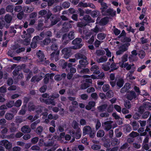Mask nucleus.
Returning a JSON list of instances; mask_svg holds the SVG:
<instances>
[{
  "label": "nucleus",
  "mask_w": 151,
  "mask_h": 151,
  "mask_svg": "<svg viewBox=\"0 0 151 151\" xmlns=\"http://www.w3.org/2000/svg\"><path fill=\"white\" fill-rule=\"evenodd\" d=\"M130 45V43H126L119 46V50L116 52V54L117 55L122 54L124 52L127 50L128 47Z\"/></svg>",
  "instance_id": "f257e3e1"
},
{
  "label": "nucleus",
  "mask_w": 151,
  "mask_h": 151,
  "mask_svg": "<svg viewBox=\"0 0 151 151\" xmlns=\"http://www.w3.org/2000/svg\"><path fill=\"white\" fill-rule=\"evenodd\" d=\"M38 13L39 15L41 16H43L46 15L45 17L46 20L45 22H47L52 15V13L50 10H48L47 12V10L45 9L41 10L38 12Z\"/></svg>",
  "instance_id": "f03ea898"
},
{
  "label": "nucleus",
  "mask_w": 151,
  "mask_h": 151,
  "mask_svg": "<svg viewBox=\"0 0 151 151\" xmlns=\"http://www.w3.org/2000/svg\"><path fill=\"white\" fill-rule=\"evenodd\" d=\"M71 50L70 47H65L61 50V52L63 55V57L65 59L68 58L72 55Z\"/></svg>",
  "instance_id": "7ed1b4c3"
},
{
  "label": "nucleus",
  "mask_w": 151,
  "mask_h": 151,
  "mask_svg": "<svg viewBox=\"0 0 151 151\" xmlns=\"http://www.w3.org/2000/svg\"><path fill=\"white\" fill-rule=\"evenodd\" d=\"M86 50L82 49L79 51V52L75 54V57L77 59H83L86 58Z\"/></svg>",
  "instance_id": "20e7f679"
},
{
  "label": "nucleus",
  "mask_w": 151,
  "mask_h": 151,
  "mask_svg": "<svg viewBox=\"0 0 151 151\" xmlns=\"http://www.w3.org/2000/svg\"><path fill=\"white\" fill-rule=\"evenodd\" d=\"M0 145L4 146L8 150L11 149L12 147V143L7 140H3L0 141Z\"/></svg>",
  "instance_id": "39448f33"
},
{
  "label": "nucleus",
  "mask_w": 151,
  "mask_h": 151,
  "mask_svg": "<svg viewBox=\"0 0 151 151\" xmlns=\"http://www.w3.org/2000/svg\"><path fill=\"white\" fill-rule=\"evenodd\" d=\"M79 62L80 64L78 65L77 68L80 69H83V68L86 67L89 63L87 57L83 59L80 60Z\"/></svg>",
  "instance_id": "423d86ee"
},
{
  "label": "nucleus",
  "mask_w": 151,
  "mask_h": 151,
  "mask_svg": "<svg viewBox=\"0 0 151 151\" xmlns=\"http://www.w3.org/2000/svg\"><path fill=\"white\" fill-rule=\"evenodd\" d=\"M113 123L112 121H108L102 123V126L104 129L106 131H109L112 128V124Z\"/></svg>",
  "instance_id": "0eeeda50"
},
{
  "label": "nucleus",
  "mask_w": 151,
  "mask_h": 151,
  "mask_svg": "<svg viewBox=\"0 0 151 151\" xmlns=\"http://www.w3.org/2000/svg\"><path fill=\"white\" fill-rule=\"evenodd\" d=\"M41 40L42 39L40 38V37L38 36L34 37L33 38L32 42L30 44L31 47L33 49L37 47V42L38 41Z\"/></svg>",
  "instance_id": "6e6552de"
},
{
  "label": "nucleus",
  "mask_w": 151,
  "mask_h": 151,
  "mask_svg": "<svg viewBox=\"0 0 151 151\" xmlns=\"http://www.w3.org/2000/svg\"><path fill=\"white\" fill-rule=\"evenodd\" d=\"M137 95L134 91H131L129 92L126 95V98L128 100L132 101V100H135L137 97Z\"/></svg>",
  "instance_id": "1a4fd4ad"
},
{
  "label": "nucleus",
  "mask_w": 151,
  "mask_h": 151,
  "mask_svg": "<svg viewBox=\"0 0 151 151\" xmlns=\"http://www.w3.org/2000/svg\"><path fill=\"white\" fill-rule=\"evenodd\" d=\"M59 51H57L56 52H53L50 55V59L51 60L57 61L59 59Z\"/></svg>",
  "instance_id": "9d476101"
},
{
  "label": "nucleus",
  "mask_w": 151,
  "mask_h": 151,
  "mask_svg": "<svg viewBox=\"0 0 151 151\" xmlns=\"http://www.w3.org/2000/svg\"><path fill=\"white\" fill-rule=\"evenodd\" d=\"M102 14L104 16H113L115 15L116 12L114 11L111 8H109L106 10H105L103 12Z\"/></svg>",
  "instance_id": "9b49d317"
},
{
  "label": "nucleus",
  "mask_w": 151,
  "mask_h": 151,
  "mask_svg": "<svg viewBox=\"0 0 151 151\" xmlns=\"http://www.w3.org/2000/svg\"><path fill=\"white\" fill-rule=\"evenodd\" d=\"M50 20L51 21V25L53 26L59 22L60 20V18L57 17L56 15L54 14L51 16L50 18Z\"/></svg>",
  "instance_id": "f8f14e48"
},
{
  "label": "nucleus",
  "mask_w": 151,
  "mask_h": 151,
  "mask_svg": "<svg viewBox=\"0 0 151 151\" xmlns=\"http://www.w3.org/2000/svg\"><path fill=\"white\" fill-rule=\"evenodd\" d=\"M56 40H57L55 38H52L51 39L50 38L47 37L43 40L42 43L44 45H47L51 42L52 43L55 42Z\"/></svg>",
  "instance_id": "ddd939ff"
},
{
  "label": "nucleus",
  "mask_w": 151,
  "mask_h": 151,
  "mask_svg": "<svg viewBox=\"0 0 151 151\" xmlns=\"http://www.w3.org/2000/svg\"><path fill=\"white\" fill-rule=\"evenodd\" d=\"M38 58L41 62L44 61L46 59V58L45 57V55L43 52L40 50H39L36 53Z\"/></svg>",
  "instance_id": "4468645a"
},
{
  "label": "nucleus",
  "mask_w": 151,
  "mask_h": 151,
  "mask_svg": "<svg viewBox=\"0 0 151 151\" xmlns=\"http://www.w3.org/2000/svg\"><path fill=\"white\" fill-rule=\"evenodd\" d=\"M79 4L81 6H83L84 7H90L91 8L93 9H95V6L93 4L90 3H83L82 2H80Z\"/></svg>",
  "instance_id": "2eb2a0df"
},
{
  "label": "nucleus",
  "mask_w": 151,
  "mask_h": 151,
  "mask_svg": "<svg viewBox=\"0 0 151 151\" xmlns=\"http://www.w3.org/2000/svg\"><path fill=\"white\" fill-rule=\"evenodd\" d=\"M21 131L24 133L28 134L30 132L31 129L28 125H24L21 129Z\"/></svg>",
  "instance_id": "dca6fc26"
},
{
  "label": "nucleus",
  "mask_w": 151,
  "mask_h": 151,
  "mask_svg": "<svg viewBox=\"0 0 151 151\" xmlns=\"http://www.w3.org/2000/svg\"><path fill=\"white\" fill-rule=\"evenodd\" d=\"M72 27V25L69 23L65 22L63 24V28L65 32L68 31L69 29L71 28Z\"/></svg>",
  "instance_id": "f3484780"
},
{
  "label": "nucleus",
  "mask_w": 151,
  "mask_h": 151,
  "mask_svg": "<svg viewBox=\"0 0 151 151\" xmlns=\"http://www.w3.org/2000/svg\"><path fill=\"white\" fill-rule=\"evenodd\" d=\"M24 37L25 38L22 40V43L26 46H27L29 45L31 41V37H28L27 36L25 35Z\"/></svg>",
  "instance_id": "a211bd4d"
},
{
  "label": "nucleus",
  "mask_w": 151,
  "mask_h": 151,
  "mask_svg": "<svg viewBox=\"0 0 151 151\" xmlns=\"http://www.w3.org/2000/svg\"><path fill=\"white\" fill-rule=\"evenodd\" d=\"M18 126H16L14 123L12 122L10 124V126L9 128L10 132H15L18 129Z\"/></svg>",
  "instance_id": "6ab92c4d"
},
{
  "label": "nucleus",
  "mask_w": 151,
  "mask_h": 151,
  "mask_svg": "<svg viewBox=\"0 0 151 151\" xmlns=\"http://www.w3.org/2000/svg\"><path fill=\"white\" fill-rule=\"evenodd\" d=\"M25 121L22 117L17 116L16 117L14 122L17 124V126H19V124Z\"/></svg>",
  "instance_id": "aec40b11"
},
{
  "label": "nucleus",
  "mask_w": 151,
  "mask_h": 151,
  "mask_svg": "<svg viewBox=\"0 0 151 151\" xmlns=\"http://www.w3.org/2000/svg\"><path fill=\"white\" fill-rule=\"evenodd\" d=\"M14 117V115L12 114L7 112L5 115V118L8 121L12 120Z\"/></svg>",
  "instance_id": "412c9836"
},
{
  "label": "nucleus",
  "mask_w": 151,
  "mask_h": 151,
  "mask_svg": "<svg viewBox=\"0 0 151 151\" xmlns=\"http://www.w3.org/2000/svg\"><path fill=\"white\" fill-rule=\"evenodd\" d=\"M99 69V67L96 65H93L90 68V70L92 71H94L93 73L96 74H99L100 73L99 70H97Z\"/></svg>",
  "instance_id": "4be33fe9"
},
{
  "label": "nucleus",
  "mask_w": 151,
  "mask_h": 151,
  "mask_svg": "<svg viewBox=\"0 0 151 151\" xmlns=\"http://www.w3.org/2000/svg\"><path fill=\"white\" fill-rule=\"evenodd\" d=\"M91 129V128L89 126H85L83 129V134L85 135L86 134H88V133H89Z\"/></svg>",
  "instance_id": "5701e85b"
},
{
  "label": "nucleus",
  "mask_w": 151,
  "mask_h": 151,
  "mask_svg": "<svg viewBox=\"0 0 151 151\" xmlns=\"http://www.w3.org/2000/svg\"><path fill=\"white\" fill-rule=\"evenodd\" d=\"M95 102L94 101H89L86 107V109L88 110L91 109L92 107L95 106Z\"/></svg>",
  "instance_id": "b1692460"
},
{
  "label": "nucleus",
  "mask_w": 151,
  "mask_h": 151,
  "mask_svg": "<svg viewBox=\"0 0 151 151\" xmlns=\"http://www.w3.org/2000/svg\"><path fill=\"white\" fill-rule=\"evenodd\" d=\"M107 60V58L106 56H102L96 59V61L98 63H104L106 62Z\"/></svg>",
  "instance_id": "393cba45"
},
{
  "label": "nucleus",
  "mask_w": 151,
  "mask_h": 151,
  "mask_svg": "<svg viewBox=\"0 0 151 151\" xmlns=\"http://www.w3.org/2000/svg\"><path fill=\"white\" fill-rule=\"evenodd\" d=\"M120 143V141L117 138L114 137L112 139L111 144L113 146L119 145Z\"/></svg>",
  "instance_id": "a878e982"
},
{
  "label": "nucleus",
  "mask_w": 151,
  "mask_h": 151,
  "mask_svg": "<svg viewBox=\"0 0 151 151\" xmlns=\"http://www.w3.org/2000/svg\"><path fill=\"white\" fill-rule=\"evenodd\" d=\"M73 127L75 129H77V132H80L81 130L80 128L79 127L78 123L75 120L73 121L72 124Z\"/></svg>",
  "instance_id": "bb28decb"
},
{
  "label": "nucleus",
  "mask_w": 151,
  "mask_h": 151,
  "mask_svg": "<svg viewBox=\"0 0 151 151\" xmlns=\"http://www.w3.org/2000/svg\"><path fill=\"white\" fill-rule=\"evenodd\" d=\"M107 107V104H104L98 106L97 109L99 112H101L104 111Z\"/></svg>",
  "instance_id": "cd10ccee"
},
{
  "label": "nucleus",
  "mask_w": 151,
  "mask_h": 151,
  "mask_svg": "<svg viewBox=\"0 0 151 151\" xmlns=\"http://www.w3.org/2000/svg\"><path fill=\"white\" fill-rule=\"evenodd\" d=\"M21 70V67H20V65H18L16 67L13 72L14 76H17L19 74V71Z\"/></svg>",
  "instance_id": "c85d7f7f"
},
{
  "label": "nucleus",
  "mask_w": 151,
  "mask_h": 151,
  "mask_svg": "<svg viewBox=\"0 0 151 151\" xmlns=\"http://www.w3.org/2000/svg\"><path fill=\"white\" fill-rule=\"evenodd\" d=\"M34 9V8L32 6H27L25 7L24 11L27 13H29L32 12Z\"/></svg>",
  "instance_id": "c756f323"
},
{
  "label": "nucleus",
  "mask_w": 151,
  "mask_h": 151,
  "mask_svg": "<svg viewBox=\"0 0 151 151\" xmlns=\"http://www.w3.org/2000/svg\"><path fill=\"white\" fill-rule=\"evenodd\" d=\"M116 85L119 88L122 87L124 83V81L123 79L121 78L116 81Z\"/></svg>",
  "instance_id": "7c9ffc66"
},
{
  "label": "nucleus",
  "mask_w": 151,
  "mask_h": 151,
  "mask_svg": "<svg viewBox=\"0 0 151 151\" xmlns=\"http://www.w3.org/2000/svg\"><path fill=\"white\" fill-rule=\"evenodd\" d=\"M143 105L146 110H150L151 103L150 102H145L143 103Z\"/></svg>",
  "instance_id": "2f4dec72"
},
{
  "label": "nucleus",
  "mask_w": 151,
  "mask_h": 151,
  "mask_svg": "<svg viewBox=\"0 0 151 151\" xmlns=\"http://www.w3.org/2000/svg\"><path fill=\"white\" fill-rule=\"evenodd\" d=\"M12 19V16L9 14H6L4 17V20L6 22L8 23H9L11 22Z\"/></svg>",
  "instance_id": "473e14b6"
},
{
  "label": "nucleus",
  "mask_w": 151,
  "mask_h": 151,
  "mask_svg": "<svg viewBox=\"0 0 151 151\" xmlns=\"http://www.w3.org/2000/svg\"><path fill=\"white\" fill-rule=\"evenodd\" d=\"M82 41V39L80 38H77L75 39L72 41V44L74 45H80Z\"/></svg>",
  "instance_id": "72a5a7b5"
},
{
  "label": "nucleus",
  "mask_w": 151,
  "mask_h": 151,
  "mask_svg": "<svg viewBox=\"0 0 151 151\" xmlns=\"http://www.w3.org/2000/svg\"><path fill=\"white\" fill-rule=\"evenodd\" d=\"M34 31L35 29L33 28H28L27 29V33L25 35L27 36L28 37H31V34L33 33L34 32Z\"/></svg>",
  "instance_id": "f704fd0d"
},
{
  "label": "nucleus",
  "mask_w": 151,
  "mask_h": 151,
  "mask_svg": "<svg viewBox=\"0 0 151 151\" xmlns=\"http://www.w3.org/2000/svg\"><path fill=\"white\" fill-rule=\"evenodd\" d=\"M68 38L70 40H71L74 39L75 37V32L72 30L67 35Z\"/></svg>",
  "instance_id": "c9c22d12"
},
{
  "label": "nucleus",
  "mask_w": 151,
  "mask_h": 151,
  "mask_svg": "<svg viewBox=\"0 0 151 151\" xmlns=\"http://www.w3.org/2000/svg\"><path fill=\"white\" fill-rule=\"evenodd\" d=\"M52 45L50 46V48L52 51H54V52H56L58 48V44L54 43H52Z\"/></svg>",
  "instance_id": "e433bc0d"
},
{
  "label": "nucleus",
  "mask_w": 151,
  "mask_h": 151,
  "mask_svg": "<svg viewBox=\"0 0 151 151\" xmlns=\"http://www.w3.org/2000/svg\"><path fill=\"white\" fill-rule=\"evenodd\" d=\"M131 124L132 126L133 129L134 130H137L139 127V125L137 123L136 121H133L131 123Z\"/></svg>",
  "instance_id": "4c0bfd02"
},
{
  "label": "nucleus",
  "mask_w": 151,
  "mask_h": 151,
  "mask_svg": "<svg viewBox=\"0 0 151 151\" xmlns=\"http://www.w3.org/2000/svg\"><path fill=\"white\" fill-rule=\"evenodd\" d=\"M83 19L85 21H87V22L88 23L94 22V21L91 19V17L88 15H85L84 16Z\"/></svg>",
  "instance_id": "58836bf2"
},
{
  "label": "nucleus",
  "mask_w": 151,
  "mask_h": 151,
  "mask_svg": "<svg viewBox=\"0 0 151 151\" xmlns=\"http://www.w3.org/2000/svg\"><path fill=\"white\" fill-rule=\"evenodd\" d=\"M45 103L48 105L52 104L53 106H55V102L50 97L49 99H46Z\"/></svg>",
  "instance_id": "ea45409f"
},
{
  "label": "nucleus",
  "mask_w": 151,
  "mask_h": 151,
  "mask_svg": "<svg viewBox=\"0 0 151 151\" xmlns=\"http://www.w3.org/2000/svg\"><path fill=\"white\" fill-rule=\"evenodd\" d=\"M14 8V6L12 5H8L6 8V10L7 12H12Z\"/></svg>",
  "instance_id": "a19ab883"
},
{
  "label": "nucleus",
  "mask_w": 151,
  "mask_h": 151,
  "mask_svg": "<svg viewBox=\"0 0 151 151\" xmlns=\"http://www.w3.org/2000/svg\"><path fill=\"white\" fill-rule=\"evenodd\" d=\"M128 59L130 62H132L137 61L138 60V58L135 56L129 55L128 57Z\"/></svg>",
  "instance_id": "79ce46f5"
},
{
  "label": "nucleus",
  "mask_w": 151,
  "mask_h": 151,
  "mask_svg": "<svg viewBox=\"0 0 151 151\" xmlns=\"http://www.w3.org/2000/svg\"><path fill=\"white\" fill-rule=\"evenodd\" d=\"M124 105L125 108L127 109H130L132 107L130 101L128 100L124 101Z\"/></svg>",
  "instance_id": "37998d69"
},
{
  "label": "nucleus",
  "mask_w": 151,
  "mask_h": 151,
  "mask_svg": "<svg viewBox=\"0 0 151 151\" xmlns=\"http://www.w3.org/2000/svg\"><path fill=\"white\" fill-rule=\"evenodd\" d=\"M62 9V6H60L57 5L54 7L52 10L55 13L60 12Z\"/></svg>",
  "instance_id": "c03bdc74"
},
{
  "label": "nucleus",
  "mask_w": 151,
  "mask_h": 151,
  "mask_svg": "<svg viewBox=\"0 0 151 151\" xmlns=\"http://www.w3.org/2000/svg\"><path fill=\"white\" fill-rule=\"evenodd\" d=\"M42 78V77H38L37 75H35L32 77L31 79V81L32 82L36 81L39 82Z\"/></svg>",
  "instance_id": "a18cd8bd"
},
{
  "label": "nucleus",
  "mask_w": 151,
  "mask_h": 151,
  "mask_svg": "<svg viewBox=\"0 0 151 151\" xmlns=\"http://www.w3.org/2000/svg\"><path fill=\"white\" fill-rule=\"evenodd\" d=\"M88 23L83 22H78L77 23V26L81 28H84V27L86 26Z\"/></svg>",
  "instance_id": "49530a36"
},
{
  "label": "nucleus",
  "mask_w": 151,
  "mask_h": 151,
  "mask_svg": "<svg viewBox=\"0 0 151 151\" xmlns=\"http://www.w3.org/2000/svg\"><path fill=\"white\" fill-rule=\"evenodd\" d=\"M101 148V146L100 144H93L91 146V148L95 150H100Z\"/></svg>",
  "instance_id": "de8ad7c7"
},
{
  "label": "nucleus",
  "mask_w": 151,
  "mask_h": 151,
  "mask_svg": "<svg viewBox=\"0 0 151 151\" xmlns=\"http://www.w3.org/2000/svg\"><path fill=\"white\" fill-rule=\"evenodd\" d=\"M120 40L122 42H129L131 41V39L130 37L123 36L121 37Z\"/></svg>",
  "instance_id": "09e8293b"
},
{
  "label": "nucleus",
  "mask_w": 151,
  "mask_h": 151,
  "mask_svg": "<svg viewBox=\"0 0 151 151\" xmlns=\"http://www.w3.org/2000/svg\"><path fill=\"white\" fill-rule=\"evenodd\" d=\"M27 109L26 105L25 104L22 107L20 111L19 114H20L24 115Z\"/></svg>",
  "instance_id": "8fccbe9b"
},
{
  "label": "nucleus",
  "mask_w": 151,
  "mask_h": 151,
  "mask_svg": "<svg viewBox=\"0 0 151 151\" xmlns=\"http://www.w3.org/2000/svg\"><path fill=\"white\" fill-rule=\"evenodd\" d=\"M109 21V18L108 17H105L104 18L102 19L100 21V23L102 25H105Z\"/></svg>",
  "instance_id": "3c124183"
},
{
  "label": "nucleus",
  "mask_w": 151,
  "mask_h": 151,
  "mask_svg": "<svg viewBox=\"0 0 151 151\" xmlns=\"http://www.w3.org/2000/svg\"><path fill=\"white\" fill-rule=\"evenodd\" d=\"M105 134V132L103 130H100L97 133V136L98 137H103Z\"/></svg>",
  "instance_id": "603ef678"
},
{
  "label": "nucleus",
  "mask_w": 151,
  "mask_h": 151,
  "mask_svg": "<svg viewBox=\"0 0 151 151\" xmlns=\"http://www.w3.org/2000/svg\"><path fill=\"white\" fill-rule=\"evenodd\" d=\"M40 122V120H38L32 123L30 125L31 128L32 129H35L36 128L37 124Z\"/></svg>",
  "instance_id": "864d4df0"
},
{
  "label": "nucleus",
  "mask_w": 151,
  "mask_h": 151,
  "mask_svg": "<svg viewBox=\"0 0 151 151\" xmlns=\"http://www.w3.org/2000/svg\"><path fill=\"white\" fill-rule=\"evenodd\" d=\"M101 68L105 71H108L110 69L109 66L106 65V63H104L102 64L101 66Z\"/></svg>",
  "instance_id": "5fc2aeb1"
},
{
  "label": "nucleus",
  "mask_w": 151,
  "mask_h": 151,
  "mask_svg": "<svg viewBox=\"0 0 151 151\" xmlns=\"http://www.w3.org/2000/svg\"><path fill=\"white\" fill-rule=\"evenodd\" d=\"M14 104V101H10L6 103V105L7 107L10 108L12 107Z\"/></svg>",
  "instance_id": "6e6d98bb"
},
{
  "label": "nucleus",
  "mask_w": 151,
  "mask_h": 151,
  "mask_svg": "<svg viewBox=\"0 0 151 151\" xmlns=\"http://www.w3.org/2000/svg\"><path fill=\"white\" fill-rule=\"evenodd\" d=\"M106 37V35L104 33H99L97 35V38L100 40H104Z\"/></svg>",
  "instance_id": "4d7b16f0"
},
{
  "label": "nucleus",
  "mask_w": 151,
  "mask_h": 151,
  "mask_svg": "<svg viewBox=\"0 0 151 151\" xmlns=\"http://www.w3.org/2000/svg\"><path fill=\"white\" fill-rule=\"evenodd\" d=\"M139 135V133L134 131L132 132L129 134V136L132 138H135Z\"/></svg>",
  "instance_id": "13d9d810"
},
{
  "label": "nucleus",
  "mask_w": 151,
  "mask_h": 151,
  "mask_svg": "<svg viewBox=\"0 0 151 151\" xmlns=\"http://www.w3.org/2000/svg\"><path fill=\"white\" fill-rule=\"evenodd\" d=\"M99 14V12L97 10H95L93 11L91 13V16L94 17H96Z\"/></svg>",
  "instance_id": "bf43d9fd"
},
{
  "label": "nucleus",
  "mask_w": 151,
  "mask_h": 151,
  "mask_svg": "<svg viewBox=\"0 0 151 151\" xmlns=\"http://www.w3.org/2000/svg\"><path fill=\"white\" fill-rule=\"evenodd\" d=\"M96 54L97 56H101L105 54V52L102 50H98L96 51Z\"/></svg>",
  "instance_id": "052dcab7"
},
{
  "label": "nucleus",
  "mask_w": 151,
  "mask_h": 151,
  "mask_svg": "<svg viewBox=\"0 0 151 151\" xmlns=\"http://www.w3.org/2000/svg\"><path fill=\"white\" fill-rule=\"evenodd\" d=\"M90 86V85L88 84L87 83L85 82L81 85L80 88L82 89H85Z\"/></svg>",
  "instance_id": "680f3d73"
},
{
  "label": "nucleus",
  "mask_w": 151,
  "mask_h": 151,
  "mask_svg": "<svg viewBox=\"0 0 151 151\" xmlns=\"http://www.w3.org/2000/svg\"><path fill=\"white\" fill-rule=\"evenodd\" d=\"M110 88V86L107 84L104 85L102 88V90L104 92H106L108 91Z\"/></svg>",
  "instance_id": "e2e57ef3"
},
{
  "label": "nucleus",
  "mask_w": 151,
  "mask_h": 151,
  "mask_svg": "<svg viewBox=\"0 0 151 151\" xmlns=\"http://www.w3.org/2000/svg\"><path fill=\"white\" fill-rule=\"evenodd\" d=\"M101 13H102V12L103 11H104L108 8V6H107L106 4L105 3H102V4H101Z\"/></svg>",
  "instance_id": "0e129e2a"
},
{
  "label": "nucleus",
  "mask_w": 151,
  "mask_h": 151,
  "mask_svg": "<svg viewBox=\"0 0 151 151\" xmlns=\"http://www.w3.org/2000/svg\"><path fill=\"white\" fill-rule=\"evenodd\" d=\"M114 93L111 90L108 91L106 93V97L111 98L113 96Z\"/></svg>",
  "instance_id": "69168bd1"
},
{
  "label": "nucleus",
  "mask_w": 151,
  "mask_h": 151,
  "mask_svg": "<svg viewBox=\"0 0 151 151\" xmlns=\"http://www.w3.org/2000/svg\"><path fill=\"white\" fill-rule=\"evenodd\" d=\"M117 64L113 62L110 65V68H112V69L111 70V71H113V70H116L117 69L119 66L117 65Z\"/></svg>",
  "instance_id": "338daca9"
},
{
  "label": "nucleus",
  "mask_w": 151,
  "mask_h": 151,
  "mask_svg": "<svg viewBox=\"0 0 151 151\" xmlns=\"http://www.w3.org/2000/svg\"><path fill=\"white\" fill-rule=\"evenodd\" d=\"M62 6L64 8H68L70 6V3L68 1H65L62 4Z\"/></svg>",
  "instance_id": "774afa93"
}]
</instances>
